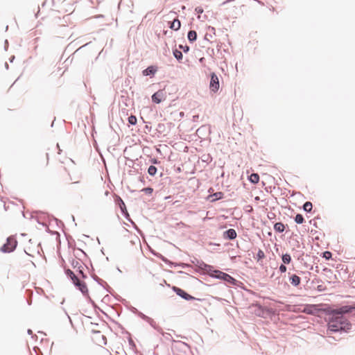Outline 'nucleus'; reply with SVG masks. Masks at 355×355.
<instances>
[{
    "label": "nucleus",
    "mask_w": 355,
    "mask_h": 355,
    "mask_svg": "<svg viewBox=\"0 0 355 355\" xmlns=\"http://www.w3.org/2000/svg\"><path fill=\"white\" fill-rule=\"evenodd\" d=\"M328 330L331 332H348L352 324L342 315H334L331 312L328 320Z\"/></svg>",
    "instance_id": "1"
},
{
    "label": "nucleus",
    "mask_w": 355,
    "mask_h": 355,
    "mask_svg": "<svg viewBox=\"0 0 355 355\" xmlns=\"http://www.w3.org/2000/svg\"><path fill=\"white\" fill-rule=\"evenodd\" d=\"M210 277L217 279L223 280L234 286L237 285L238 281L236 279H234L229 274L223 272L220 270H214V274H211Z\"/></svg>",
    "instance_id": "2"
},
{
    "label": "nucleus",
    "mask_w": 355,
    "mask_h": 355,
    "mask_svg": "<svg viewBox=\"0 0 355 355\" xmlns=\"http://www.w3.org/2000/svg\"><path fill=\"white\" fill-rule=\"evenodd\" d=\"M17 246V241L14 236H8L4 243L1 248L0 251L3 253H10L13 252Z\"/></svg>",
    "instance_id": "3"
},
{
    "label": "nucleus",
    "mask_w": 355,
    "mask_h": 355,
    "mask_svg": "<svg viewBox=\"0 0 355 355\" xmlns=\"http://www.w3.org/2000/svg\"><path fill=\"white\" fill-rule=\"evenodd\" d=\"M115 202L116 205L119 206V207L121 209V212L122 215L124 216V218L129 222H130L135 227L136 224L133 222V220L131 219L130 214L128 212V210L126 209V206L125 205L124 201L122 200V198L120 196H116L115 198Z\"/></svg>",
    "instance_id": "4"
},
{
    "label": "nucleus",
    "mask_w": 355,
    "mask_h": 355,
    "mask_svg": "<svg viewBox=\"0 0 355 355\" xmlns=\"http://www.w3.org/2000/svg\"><path fill=\"white\" fill-rule=\"evenodd\" d=\"M69 261L73 268L76 269V271L78 272V274L81 276V277L83 279L87 278V275L83 271V266H85L87 269L89 268L80 259H71V260H70Z\"/></svg>",
    "instance_id": "5"
},
{
    "label": "nucleus",
    "mask_w": 355,
    "mask_h": 355,
    "mask_svg": "<svg viewBox=\"0 0 355 355\" xmlns=\"http://www.w3.org/2000/svg\"><path fill=\"white\" fill-rule=\"evenodd\" d=\"M220 87L219 79L218 76L212 72L210 74V80H209V89L211 92L214 93H216Z\"/></svg>",
    "instance_id": "6"
},
{
    "label": "nucleus",
    "mask_w": 355,
    "mask_h": 355,
    "mask_svg": "<svg viewBox=\"0 0 355 355\" xmlns=\"http://www.w3.org/2000/svg\"><path fill=\"white\" fill-rule=\"evenodd\" d=\"M354 310L355 307L354 306V304H352L350 305L342 306L338 309L332 310L331 312L334 313V315L343 316L344 314L352 313Z\"/></svg>",
    "instance_id": "7"
},
{
    "label": "nucleus",
    "mask_w": 355,
    "mask_h": 355,
    "mask_svg": "<svg viewBox=\"0 0 355 355\" xmlns=\"http://www.w3.org/2000/svg\"><path fill=\"white\" fill-rule=\"evenodd\" d=\"M73 284L78 288L81 293L85 296H89V291L87 286V284L83 282L80 281L78 277H76V279L72 281Z\"/></svg>",
    "instance_id": "8"
},
{
    "label": "nucleus",
    "mask_w": 355,
    "mask_h": 355,
    "mask_svg": "<svg viewBox=\"0 0 355 355\" xmlns=\"http://www.w3.org/2000/svg\"><path fill=\"white\" fill-rule=\"evenodd\" d=\"M172 290L181 298L189 301V300H200L199 299H196V297H193L192 295L187 293L183 289L178 288L177 286H173Z\"/></svg>",
    "instance_id": "9"
},
{
    "label": "nucleus",
    "mask_w": 355,
    "mask_h": 355,
    "mask_svg": "<svg viewBox=\"0 0 355 355\" xmlns=\"http://www.w3.org/2000/svg\"><path fill=\"white\" fill-rule=\"evenodd\" d=\"M137 311V315L141 318L142 320H145L146 322H147L153 328H154L155 330H157V331H162V328L160 327H159L156 322L154 321V320H153L151 318L146 315L145 314H144L143 313H141V311H139L137 309H135Z\"/></svg>",
    "instance_id": "10"
},
{
    "label": "nucleus",
    "mask_w": 355,
    "mask_h": 355,
    "mask_svg": "<svg viewBox=\"0 0 355 355\" xmlns=\"http://www.w3.org/2000/svg\"><path fill=\"white\" fill-rule=\"evenodd\" d=\"M172 342L173 343V345L172 346L173 350L186 352L187 350L190 349V346L184 342L175 340H172Z\"/></svg>",
    "instance_id": "11"
},
{
    "label": "nucleus",
    "mask_w": 355,
    "mask_h": 355,
    "mask_svg": "<svg viewBox=\"0 0 355 355\" xmlns=\"http://www.w3.org/2000/svg\"><path fill=\"white\" fill-rule=\"evenodd\" d=\"M166 98L165 92L162 89H159L155 92L152 96V101L156 104L160 103Z\"/></svg>",
    "instance_id": "12"
},
{
    "label": "nucleus",
    "mask_w": 355,
    "mask_h": 355,
    "mask_svg": "<svg viewBox=\"0 0 355 355\" xmlns=\"http://www.w3.org/2000/svg\"><path fill=\"white\" fill-rule=\"evenodd\" d=\"M152 254L153 255H155V257H157V258H159L160 259H162L164 262H165L166 263L168 264L171 267L172 266H182L183 268H185L187 265L185 264V263H173L172 261H169L168 259H166V257H164L162 254H161L160 253H158V252H155L154 251H151Z\"/></svg>",
    "instance_id": "13"
},
{
    "label": "nucleus",
    "mask_w": 355,
    "mask_h": 355,
    "mask_svg": "<svg viewBox=\"0 0 355 355\" xmlns=\"http://www.w3.org/2000/svg\"><path fill=\"white\" fill-rule=\"evenodd\" d=\"M152 254L153 255H155V257H157V258H159L160 259H162L164 262H165L166 263L168 264L171 267L172 266H182L183 268H185L187 265L185 264V263H173L172 261H169L168 259H166V257H164L162 254H161L160 253H158V252H155L154 251H151Z\"/></svg>",
    "instance_id": "14"
},
{
    "label": "nucleus",
    "mask_w": 355,
    "mask_h": 355,
    "mask_svg": "<svg viewBox=\"0 0 355 355\" xmlns=\"http://www.w3.org/2000/svg\"><path fill=\"white\" fill-rule=\"evenodd\" d=\"M152 254L153 255H155V257H157V258H159L160 259H162L164 262H165L166 263L168 264L171 267L172 266H182L183 268H185L187 265L185 264V263H173L172 261H169L168 259H166V257H164L162 254H161L160 253H158V252H155L154 251H151Z\"/></svg>",
    "instance_id": "15"
},
{
    "label": "nucleus",
    "mask_w": 355,
    "mask_h": 355,
    "mask_svg": "<svg viewBox=\"0 0 355 355\" xmlns=\"http://www.w3.org/2000/svg\"><path fill=\"white\" fill-rule=\"evenodd\" d=\"M91 277L96 283L103 287L107 292L111 293L112 288L107 284L106 282L103 281L95 274H91Z\"/></svg>",
    "instance_id": "16"
},
{
    "label": "nucleus",
    "mask_w": 355,
    "mask_h": 355,
    "mask_svg": "<svg viewBox=\"0 0 355 355\" xmlns=\"http://www.w3.org/2000/svg\"><path fill=\"white\" fill-rule=\"evenodd\" d=\"M237 236L236 232L234 229H228L223 233V238L228 240H233Z\"/></svg>",
    "instance_id": "17"
},
{
    "label": "nucleus",
    "mask_w": 355,
    "mask_h": 355,
    "mask_svg": "<svg viewBox=\"0 0 355 355\" xmlns=\"http://www.w3.org/2000/svg\"><path fill=\"white\" fill-rule=\"evenodd\" d=\"M288 275H289V282L292 286L297 287L300 284L301 278L298 275H297L295 274H291V273H288Z\"/></svg>",
    "instance_id": "18"
},
{
    "label": "nucleus",
    "mask_w": 355,
    "mask_h": 355,
    "mask_svg": "<svg viewBox=\"0 0 355 355\" xmlns=\"http://www.w3.org/2000/svg\"><path fill=\"white\" fill-rule=\"evenodd\" d=\"M157 70V67L151 65V66L148 67L146 69H145L142 71V73L145 76H153L155 75Z\"/></svg>",
    "instance_id": "19"
},
{
    "label": "nucleus",
    "mask_w": 355,
    "mask_h": 355,
    "mask_svg": "<svg viewBox=\"0 0 355 355\" xmlns=\"http://www.w3.org/2000/svg\"><path fill=\"white\" fill-rule=\"evenodd\" d=\"M223 197H224V193L223 192L218 191V192L214 193V194L209 195L208 197H207V199L210 202H215L216 200L223 199Z\"/></svg>",
    "instance_id": "20"
},
{
    "label": "nucleus",
    "mask_w": 355,
    "mask_h": 355,
    "mask_svg": "<svg viewBox=\"0 0 355 355\" xmlns=\"http://www.w3.org/2000/svg\"><path fill=\"white\" fill-rule=\"evenodd\" d=\"M169 28L175 31H178L181 27L180 21L176 18L173 21H169Z\"/></svg>",
    "instance_id": "21"
},
{
    "label": "nucleus",
    "mask_w": 355,
    "mask_h": 355,
    "mask_svg": "<svg viewBox=\"0 0 355 355\" xmlns=\"http://www.w3.org/2000/svg\"><path fill=\"white\" fill-rule=\"evenodd\" d=\"M187 38H188V40L191 43L194 42L197 40V33H196V31H195L193 30L189 31L188 32V33H187Z\"/></svg>",
    "instance_id": "22"
},
{
    "label": "nucleus",
    "mask_w": 355,
    "mask_h": 355,
    "mask_svg": "<svg viewBox=\"0 0 355 355\" xmlns=\"http://www.w3.org/2000/svg\"><path fill=\"white\" fill-rule=\"evenodd\" d=\"M274 230L277 232L282 233L285 230V225L281 222L276 223L274 225Z\"/></svg>",
    "instance_id": "23"
},
{
    "label": "nucleus",
    "mask_w": 355,
    "mask_h": 355,
    "mask_svg": "<svg viewBox=\"0 0 355 355\" xmlns=\"http://www.w3.org/2000/svg\"><path fill=\"white\" fill-rule=\"evenodd\" d=\"M64 273H65V275H67V277L68 278H69V279L71 280V282H72L73 280L76 279V277H78L74 274V272H73L71 270H70L69 268H65V269H64Z\"/></svg>",
    "instance_id": "24"
},
{
    "label": "nucleus",
    "mask_w": 355,
    "mask_h": 355,
    "mask_svg": "<svg viewBox=\"0 0 355 355\" xmlns=\"http://www.w3.org/2000/svg\"><path fill=\"white\" fill-rule=\"evenodd\" d=\"M248 180L252 184H257L259 181V175L257 173H252L248 177Z\"/></svg>",
    "instance_id": "25"
},
{
    "label": "nucleus",
    "mask_w": 355,
    "mask_h": 355,
    "mask_svg": "<svg viewBox=\"0 0 355 355\" xmlns=\"http://www.w3.org/2000/svg\"><path fill=\"white\" fill-rule=\"evenodd\" d=\"M173 55L178 62H181L183 58L182 53L178 49H175L173 50Z\"/></svg>",
    "instance_id": "26"
},
{
    "label": "nucleus",
    "mask_w": 355,
    "mask_h": 355,
    "mask_svg": "<svg viewBox=\"0 0 355 355\" xmlns=\"http://www.w3.org/2000/svg\"><path fill=\"white\" fill-rule=\"evenodd\" d=\"M282 260L283 261V263L284 264H289L291 261V257L288 253L282 254Z\"/></svg>",
    "instance_id": "27"
},
{
    "label": "nucleus",
    "mask_w": 355,
    "mask_h": 355,
    "mask_svg": "<svg viewBox=\"0 0 355 355\" xmlns=\"http://www.w3.org/2000/svg\"><path fill=\"white\" fill-rule=\"evenodd\" d=\"M302 208L304 211L309 213L313 209V205L311 202L307 201L303 205Z\"/></svg>",
    "instance_id": "28"
},
{
    "label": "nucleus",
    "mask_w": 355,
    "mask_h": 355,
    "mask_svg": "<svg viewBox=\"0 0 355 355\" xmlns=\"http://www.w3.org/2000/svg\"><path fill=\"white\" fill-rule=\"evenodd\" d=\"M294 220L297 224H302L304 221V216L301 214H297Z\"/></svg>",
    "instance_id": "29"
},
{
    "label": "nucleus",
    "mask_w": 355,
    "mask_h": 355,
    "mask_svg": "<svg viewBox=\"0 0 355 355\" xmlns=\"http://www.w3.org/2000/svg\"><path fill=\"white\" fill-rule=\"evenodd\" d=\"M157 171V168L155 166H153V165L150 166L148 169V173L150 176H154L156 174Z\"/></svg>",
    "instance_id": "30"
},
{
    "label": "nucleus",
    "mask_w": 355,
    "mask_h": 355,
    "mask_svg": "<svg viewBox=\"0 0 355 355\" xmlns=\"http://www.w3.org/2000/svg\"><path fill=\"white\" fill-rule=\"evenodd\" d=\"M198 267L206 272L207 271V269H209L211 268V266L204 263L203 261H201Z\"/></svg>",
    "instance_id": "31"
},
{
    "label": "nucleus",
    "mask_w": 355,
    "mask_h": 355,
    "mask_svg": "<svg viewBox=\"0 0 355 355\" xmlns=\"http://www.w3.org/2000/svg\"><path fill=\"white\" fill-rule=\"evenodd\" d=\"M198 267L206 272L207 271V269H209L211 268V266L204 263L203 261H201Z\"/></svg>",
    "instance_id": "32"
},
{
    "label": "nucleus",
    "mask_w": 355,
    "mask_h": 355,
    "mask_svg": "<svg viewBox=\"0 0 355 355\" xmlns=\"http://www.w3.org/2000/svg\"><path fill=\"white\" fill-rule=\"evenodd\" d=\"M128 123L130 125H135L137 124V117L134 115H131L128 119Z\"/></svg>",
    "instance_id": "33"
},
{
    "label": "nucleus",
    "mask_w": 355,
    "mask_h": 355,
    "mask_svg": "<svg viewBox=\"0 0 355 355\" xmlns=\"http://www.w3.org/2000/svg\"><path fill=\"white\" fill-rule=\"evenodd\" d=\"M128 343H129L130 349H132L133 351H135L137 349V347H136V345H135L134 340L132 339L131 336L128 337Z\"/></svg>",
    "instance_id": "34"
},
{
    "label": "nucleus",
    "mask_w": 355,
    "mask_h": 355,
    "mask_svg": "<svg viewBox=\"0 0 355 355\" xmlns=\"http://www.w3.org/2000/svg\"><path fill=\"white\" fill-rule=\"evenodd\" d=\"M322 258H324L326 260H329L332 257V253L329 251H324L322 252Z\"/></svg>",
    "instance_id": "35"
},
{
    "label": "nucleus",
    "mask_w": 355,
    "mask_h": 355,
    "mask_svg": "<svg viewBox=\"0 0 355 355\" xmlns=\"http://www.w3.org/2000/svg\"><path fill=\"white\" fill-rule=\"evenodd\" d=\"M141 191L147 195H150L153 192V189L148 187L141 189Z\"/></svg>",
    "instance_id": "36"
},
{
    "label": "nucleus",
    "mask_w": 355,
    "mask_h": 355,
    "mask_svg": "<svg viewBox=\"0 0 355 355\" xmlns=\"http://www.w3.org/2000/svg\"><path fill=\"white\" fill-rule=\"evenodd\" d=\"M265 257V254L263 252V250H259L257 253V260H260V259H262Z\"/></svg>",
    "instance_id": "37"
},
{
    "label": "nucleus",
    "mask_w": 355,
    "mask_h": 355,
    "mask_svg": "<svg viewBox=\"0 0 355 355\" xmlns=\"http://www.w3.org/2000/svg\"><path fill=\"white\" fill-rule=\"evenodd\" d=\"M178 47L180 49H182L184 53H188L190 49L189 46L187 45L179 44Z\"/></svg>",
    "instance_id": "38"
},
{
    "label": "nucleus",
    "mask_w": 355,
    "mask_h": 355,
    "mask_svg": "<svg viewBox=\"0 0 355 355\" xmlns=\"http://www.w3.org/2000/svg\"><path fill=\"white\" fill-rule=\"evenodd\" d=\"M159 332L160 334H162L165 337V338H166V339H167V340H171V341H172V340H173V339L172 338V336H171V335L170 334H168V333H164V332L163 331V330H162V331H159Z\"/></svg>",
    "instance_id": "39"
},
{
    "label": "nucleus",
    "mask_w": 355,
    "mask_h": 355,
    "mask_svg": "<svg viewBox=\"0 0 355 355\" xmlns=\"http://www.w3.org/2000/svg\"><path fill=\"white\" fill-rule=\"evenodd\" d=\"M285 265L286 264H284V263L281 264L279 268V270L282 273L286 272V271L287 268Z\"/></svg>",
    "instance_id": "40"
},
{
    "label": "nucleus",
    "mask_w": 355,
    "mask_h": 355,
    "mask_svg": "<svg viewBox=\"0 0 355 355\" xmlns=\"http://www.w3.org/2000/svg\"><path fill=\"white\" fill-rule=\"evenodd\" d=\"M195 11L197 14H202L204 12L203 8L200 6L196 7Z\"/></svg>",
    "instance_id": "41"
},
{
    "label": "nucleus",
    "mask_w": 355,
    "mask_h": 355,
    "mask_svg": "<svg viewBox=\"0 0 355 355\" xmlns=\"http://www.w3.org/2000/svg\"><path fill=\"white\" fill-rule=\"evenodd\" d=\"M212 37V35L211 33H207L204 37V40L207 41H209L210 38Z\"/></svg>",
    "instance_id": "42"
},
{
    "label": "nucleus",
    "mask_w": 355,
    "mask_h": 355,
    "mask_svg": "<svg viewBox=\"0 0 355 355\" xmlns=\"http://www.w3.org/2000/svg\"><path fill=\"white\" fill-rule=\"evenodd\" d=\"M214 270H214L213 266H211V268L209 269H207V271L206 272L210 275L211 274H214Z\"/></svg>",
    "instance_id": "43"
},
{
    "label": "nucleus",
    "mask_w": 355,
    "mask_h": 355,
    "mask_svg": "<svg viewBox=\"0 0 355 355\" xmlns=\"http://www.w3.org/2000/svg\"><path fill=\"white\" fill-rule=\"evenodd\" d=\"M214 270H214L213 266H211V268L209 269H207V271L206 272L210 275L211 274H214Z\"/></svg>",
    "instance_id": "44"
},
{
    "label": "nucleus",
    "mask_w": 355,
    "mask_h": 355,
    "mask_svg": "<svg viewBox=\"0 0 355 355\" xmlns=\"http://www.w3.org/2000/svg\"><path fill=\"white\" fill-rule=\"evenodd\" d=\"M150 162H151L152 164H159V161L157 159H156V158H152V159H150Z\"/></svg>",
    "instance_id": "45"
},
{
    "label": "nucleus",
    "mask_w": 355,
    "mask_h": 355,
    "mask_svg": "<svg viewBox=\"0 0 355 355\" xmlns=\"http://www.w3.org/2000/svg\"><path fill=\"white\" fill-rule=\"evenodd\" d=\"M207 52L210 54V55L213 58L214 55V49H208Z\"/></svg>",
    "instance_id": "46"
},
{
    "label": "nucleus",
    "mask_w": 355,
    "mask_h": 355,
    "mask_svg": "<svg viewBox=\"0 0 355 355\" xmlns=\"http://www.w3.org/2000/svg\"><path fill=\"white\" fill-rule=\"evenodd\" d=\"M309 223H310L311 225H312L313 226H314V227H317V223H316V222H315V219H312V220H311L309 221Z\"/></svg>",
    "instance_id": "47"
},
{
    "label": "nucleus",
    "mask_w": 355,
    "mask_h": 355,
    "mask_svg": "<svg viewBox=\"0 0 355 355\" xmlns=\"http://www.w3.org/2000/svg\"><path fill=\"white\" fill-rule=\"evenodd\" d=\"M208 30L210 31V33H215V28L214 27H211V26H209L208 27Z\"/></svg>",
    "instance_id": "48"
},
{
    "label": "nucleus",
    "mask_w": 355,
    "mask_h": 355,
    "mask_svg": "<svg viewBox=\"0 0 355 355\" xmlns=\"http://www.w3.org/2000/svg\"><path fill=\"white\" fill-rule=\"evenodd\" d=\"M318 291H324V288L322 285H319V286H318Z\"/></svg>",
    "instance_id": "49"
},
{
    "label": "nucleus",
    "mask_w": 355,
    "mask_h": 355,
    "mask_svg": "<svg viewBox=\"0 0 355 355\" xmlns=\"http://www.w3.org/2000/svg\"><path fill=\"white\" fill-rule=\"evenodd\" d=\"M199 119V115L198 114H196V115H193V121H197V120Z\"/></svg>",
    "instance_id": "50"
},
{
    "label": "nucleus",
    "mask_w": 355,
    "mask_h": 355,
    "mask_svg": "<svg viewBox=\"0 0 355 355\" xmlns=\"http://www.w3.org/2000/svg\"><path fill=\"white\" fill-rule=\"evenodd\" d=\"M139 181H141L143 184H145V180H144V177L139 176Z\"/></svg>",
    "instance_id": "51"
},
{
    "label": "nucleus",
    "mask_w": 355,
    "mask_h": 355,
    "mask_svg": "<svg viewBox=\"0 0 355 355\" xmlns=\"http://www.w3.org/2000/svg\"><path fill=\"white\" fill-rule=\"evenodd\" d=\"M33 349H34V351L35 352V353L37 354V355H42V353H40V354H38V353H37V350H39V349H38L37 347H35L33 348Z\"/></svg>",
    "instance_id": "52"
},
{
    "label": "nucleus",
    "mask_w": 355,
    "mask_h": 355,
    "mask_svg": "<svg viewBox=\"0 0 355 355\" xmlns=\"http://www.w3.org/2000/svg\"><path fill=\"white\" fill-rule=\"evenodd\" d=\"M210 160H211V157H210V155H207V157H206V160H205V161H206V162H209V161H210Z\"/></svg>",
    "instance_id": "53"
},
{
    "label": "nucleus",
    "mask_w": 355,
    "mask_h": 355,
    "mask_svg": "<svg viewBox=\"0 0 355 355\" xmlns=\"http://www.w3.org/2000/svg\"><path fill=\"white\" fill-rule=\"evenodd\" d=\"M63 310H64V311L65 314L67 315V318H69V321L71 322V318H70V316L68 315V313H67V311H66L64 309Z\"/></svg>",
    "instance_id": "54"
},
{
    "label": "nucleus",
    "mask_w": 355,
    "mask_h": 355,
    "mask_svg": "<svg viewBox=\"0 0 355 355\" xmlns=\"http://www.w3.org/2000/svg\"><path fill=\"white\" fill-rule=\"evenodd\" d=\"M221 46H222L221 44H217L216 50H217L218 52L220 51Z\"/></svg>",
    "instance_id": "55"
},
{
    "label": "nucleus",
    "mask_w": 355,
    "mask_h": 355,
    "mask_svg": "<svg viewBox=\"0 0 355 355\" xmlns=\"http://www.w3.org/2000/svg\"><path fill=\"white\" fill-rule=\"evenodd\" d=\"M205 60V58H201L199 59V62L202 64L204 62Z\"/></svg>",
    "instance_id": "56"
},
{
    "label": "nucleus",
    "mask_w": 355,
    "mask_h": 355,
    "mask_svg": "<svg viewBox=\"0 0 355 355\" xmlns=\"http://www.w3.org/2000/svg\"><path fill=\"white\" fill-rule=\"evenodd\" d=\"M14 59H15V56H14V55H12V56H11V57L10 58L9 60H10V62H13V60H14Z\"/></svg>",
    "instance_id": "57"
},
{
    "label": "nucleus",
    "mask_w": 355,
    "mask_h": 355,
    "mask_svg": "<svg viewBox=\"0 0 355 355\" xmlns=\"http://www.w3.org/2000/svg\"><path fill=\"white\" fill-rule=\"evenodd\" d=\"M27 333L28 335H33V331L31 329H28Z\"/></svg>",
    "instance_id": "58"
},
{
    "label": "nucleus",
    "mask_w": 355,
    "mask_h": 355,
    "mask_svg": "<svg viewBox=\"0 0 355 355\" xmlns=\"http://www.w3.org/2000/svg\"><path fill=\"white\" fill-rule=\"evenodd\" d=\"M295 246H296L297 248H299V246H300L299 241H295Z\"/></svg>",
    "instance_id": "59"
},
{
    "label": "nucleus",
    "mask_w": 355,
    "mask_h": 355,
    "mask_svg": "<svg viewBox=\"0 0 355 355\" xmlns=\"http://www.w3.org/2000/svg\"><path fill=\"white\" fill-rule=\"evenodd\" d=\"M295 246H296L297 248H299V246H300L299 241H295Z\"/></svg>",
    "instance_id": "60"
},
{
    "label": "nucleus",
    "mask_w": 355,
    "mask_h": 355,
    "mask_svg": "<svg viewBox=\"0 0 355 355\" xmlns=\"http://www.w3.org/2000/svg\"><path fill=\"white\" fill-rule=\"evenodd\" d=\"M80 250V252H81L84 256H85V257L87 256L86 253H85L83 250Z\"/></svg>",
    "instance_id": "61"
},
{
    "label": "nucleus",
    "mask_w": 355,
    "mask_h": 355,
    "mask_svg": "<svg viewBox=\"0 0 355 355\" xmlns=\"http://www.w3.org/2000/svg\"><path fill=\"white\" fill-rule=\"evenodd\" d=\"M205 126H202L201 128H198L197 130V132H200L202 128H205Z\"/></svg>",
    "instance_id": "62"
},
{
    "label": "nucleus",
    "mask_w": 355,
    "mask_h": 355,
    "mask_svg": "<svg viewBox=\"0 0 355 355\" xmlns=\"http://www.w3.org/2000/svg\"><path fill=\"white\" fill-rule=\"evenodd\" d=\"M5 67L8 69V64L7 62L5 63Z\"/></svg>",
    "instance_id": "63"
},
{
    "label": "nucleus",
    "mask_w": 355,
    "mask_h": 355,
    "mask_svg": "<svg viewBox=\"0 0 355 355\" xmlns=\"http://www.w3.org/2000/svg\"><path fill=\"white\" fill-rule=\"evenodd\" d=\"M135 307H133V309H132V311H133L135 313H136V314H137V311H136V310H135Z\"/></svg>",
    "instance_id": "64"
}]
</instances>
